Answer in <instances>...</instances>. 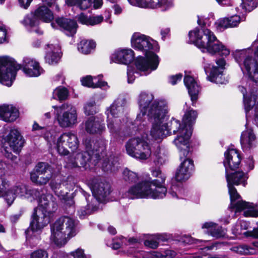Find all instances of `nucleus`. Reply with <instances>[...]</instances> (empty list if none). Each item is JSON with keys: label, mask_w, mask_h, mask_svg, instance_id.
<instances>
[{"label": "nucleus", "mask_w": 258, "mask_h": 258, "mask_svg": "<svg viewBox=\"0 0 258 258\" xmlns=\"http://www.w3.org/2000/svg\"><path fill=\"white\" fill-rule=\"evenodd\" d=\"M19 111L11 105H0V119L5 122H13L18 117Z\"/></svg>", "instance_id": "obj_32"}, {"label": "nucleus", "mask_w": 258, "mask_h": 258, "mask_svg": "<svg viewBox=\"0 0 258 258\" xmlns=\"http://www.w3.org/2000/svg\"><path fill=\"white\" fill-rule=\"evenodd\" d=\"M96 103L93 100L87 102L84 106V113L87 115H93L96 111Z\"/></svg>", "instance_id": "obj_55"}, {"label": "nucleus", "mask_w": 258, "mask_h": 258, "mask_svg": "<svg viewBox=\"0 0 258 258\" xmlns=\"http://www.w3.org/2000/svg\"><path fill=\"white\" fill-rule=\"evenodd\" d=\"M198 24L202 27V31L196 28L189 31V41L195 44L203 52H208L212 55L218 54L225 56L228 55L230 50L217 39L213 32L210 29L204 28L206 23L204 21L202 22V19L199 16Z\"/></svg>", "instance_id": "obj_4"}, {"label": "nucleus", "mask_w": 258, "mask_h": 258, "mask_svg": "<svg viewBox=\"0 0 258 258\" xmlns=\"http://www.w3.org/2000/svg\"><path fill=\"white\" fill-rule=\"evenodd\" d=\"M198 116V113L196 111L191 109L186 111L183 117L182 121L188 129H191V125L195 122Z\"/></svg>", "instance_id": "obj_42"}, {"label": "nucleus", "mask_w": 258, "mask_h": 258, "mask_svg": "<svg viewBox=\"0 0 258 258\" xmlns=\"http://www.w3.org/2000/svg\"><path fill=\"white\" fill-rule=\"evenodd\" d=\"M125 147L128 155L140 160H146L151 155L150 145L143 138H132L126 143Z\"/></svg>", "instance_id": "obj_12"}, {"label": "nucleus", "mask_w": 258, "mask_h": 258, "mask_svg": "<svg viewBox=\"0 0 258 258\" xmlns=\"http://www.w3.org/2000/svg\"><path fill=\"white\" fill-rule=\"evenodd\" d=\"M138 104L140 113L137 116V121H141L146 115L152 123L157 117L163 116L167 111L168 103L163 99L154 100V96L151 93L146 91L141 92L138 97Z\"/></svg>", "instance_id": "obj_5"}, {"label": "nucleus", "mask_w": 258, "mask_h": 258, "mask_svg": "<svg viewBox=\"0 0 258 258\" xmlns=\"http://www.w3.org/2000/svg\"><path fill=\"white\" fill-rule=\"evenodd\" d=\"M60 47L58 44H48L46 48V61L50 64L58 62L60 58Z\"/></svg>", "instance_id": "obj_38"}, {"label": "nucleus", "mask_w": 258, "mask_h": 258, "mask_svg": "<svg viewBox=\"0 0 258 258\" xmlns=\"http://www.w3.org/2000/svg\"><path fill=\"white\" fill-rule=\"evenodd\" d=\"M179 167L177 168L175 179L177 181H184L187 180L191 176L194 170V165L192 160L182 156V160Z\"/></svg>", "instance_id": "obj_22"}, {"label": "nucleus", "mask_w": 258, "mask_h": 258, "mask_svg": "<svg viewBox=\"0 0 258 258\" xmlns=\"http://www.w3.org/2000/svg\"><path fill=\"white\" fill-rule=\"evenodd\" d=\"M117 158H113L112 159L111 157L110 159L108 160V162L104 161L103 163V169L104 171H114L115 166L117 165Z\"/></svg>", "instance_id": "obj_53"}, {"label": "nucleus", "mask_w": 258, "mask_h": 258, "mask_svg": "<svg viewBox=\"0 0 258 258\" xmlns=\"http://www.w3.org/2000/svg\"><path fill=\"white\" fill-rule=\"evenodd\" d=\"M243 235L247 238L251 237L253 239H258V227L253 229L252 231L244 232Z\"/></svg>", "instance_id": "obj_60"}, {"label": "nucleus", "mask_w": 258, "mask_h": 258, "mask_svg": "<svg viewBox=\"0 0 258 258\" xmlns=\"http://www.w3.org/2000/svg\"><path fill=\"white\" fill-rule=\"evenodd\" d=\"M107 127L111 135L115 139L121 137L120 131L122 122L120 118L111 117L108 115L107 117Z\"/></svg>", "instance_id": "obj_37"}, {"label": "nucleus", "mask_w": 258, "mask_h": 258, "mask_svg": "<svg viewBox=\"0 0 258 258\" xmlns=\"http://www.w3.org/2000/svg\"><path fill=\"white\" fill-rule=\"evenodd\" d=\"M241 7L246 12H250L258 6V0H241Z\"/></svg>", "instance_id": "obj_52"}, {"label": "nucleus", "mask_w": 258, "mask_h": 258, "mask_svg": "<svg viewBox=\"0 0 258 258\" xmlns=\"http://www.w3.org/2000/svg\"><path fill=\"white\" fill-rule=\"evenodd\" d=\"M230 198L231 208L235 209L236 212L243 211L245 217H256L258 211L252 203H247L242 200L236 189L232 185H227Z\"/></svg>", "instance_id": "obj_15"}, {"label": "nucleus", "mask_w": 258, "mask_h": 258, "mask_svg": "<svg viewBox=\"0 0 258 258\" xmlns=\"http://www.w3.org/2000/svg\"><path fill=\"white\" fill-rule=\"evenodd\" d=\"M68 6H76L81 10H85L93 4L95 9L100 8L103 4V0H66Z\"/></svg>", "instance_id": "obj_35"}, {"label": "nucleus", "mask_w": 258, "mask_h": 258, "mask_svg": "<svg viewBox=\"0 0 258 258\" xmlns=\"http://www.w3.org/2000/svg\"><path fill=\"white\" fill-rule=\"evenodd\" d=\"M239 90L243 94V103L245 112V116L246 123L245 124L246 130L241 133L240 143L243 150H248L252 148L255 145V140L256 139L253 130L251 128L247 127L248 118L251 117V115L250 113L253 107L256 104H258V94L257 93V89L253 87L252 88H248L249 96H247V89L243 86H239Z\"/></svg>", "instance_id": "obj_6"}, {"label": "nucleus", "mask_w": 258, "mask_h": 258, "mask_svg": "<svg viewBox=\"0 0 258 258\" xmlns=\"http://www.w3.org/2000/svg\"><path fill=\"white\" fill-rule=\"evenodd\" d=\"M10 186L9 182L8 186L0 192V197H3L7 202L9 206H11L17 196L25 197L29 199L33 196L37 197L40 195L38 189H28L25 185L21 184L16 185L8 189Z\"/></svg>", "instance_id": "obj_16"}, {"label": "nucleus", "mask_w": 258, "mask_h": 258, "mask_svg": "<svg viewBox=\"0 0 258 258\" xmlns=\"http://www.w3.org/2000/svg\"><path fill=\"white\" fill-rule=\"evenodd\" d=\"M154 161L157 165H161L166 161V156L164 153H161L160 148L158 147L156 151L154 153Z\"/></svg>", "instance_id": "obj_54"}, {"label": "nucleus", "mask_w": 258, "mask_h": 258, "mask_svg": "<svg viewBox=\"0 0 258 258\" xmlns=\"http://www.w3.org/2000/svg\"><path fill=\"white\" fill-rule=\"evenodd\" d=\"M242 228L239 226L238 223L237 222L232 228V234L234 235L232 237V238L237 237L238 235L242 234Z\"/></svg>", "instance_id": "obj_61"}, {"label": "nucleus", "mask_w": 258, "mask_h": 258, "mask_svg": "<svg viewBox=\"0 0 258 258\" xmlns=\"http://www.w3.org/2000/svg\"><path fill=\"white\" fill-rule=\"evenodd\" d=\"M230 250L240 254H253L256 253V250L253 247L245 244L233 246L230 248Z\"/></svg>", "instance_id": "obj_45"}, {"label": "nucleus", "mask_w": 258, "mask_h": 258, "mask_svg": "<svg viewBox=\"0 0 258 258\" xmlns=\"http://www.w3.org/2000/svg\"><path fill=\"white\" fill-rule=\"evenodd\" d=\"M240 21L239 16L235 15L230 17L220 19L216 22V24L218 29H225L237 26Z\"/></svg>", "instance_id": "obj_39"}, {"label": "nucleus", "mask_w": 258, "mask_h": 258, "mask_svg": "<svg viewBox=\"0 0 258 258\" xmlns=\"http://www.w3.org/2000/svg\"><path fill=\"white\" fill-rule=\"evenodd\" d=\"M3 154L8 159H10L13 164H17L19 160L18 157L13 155L11 152H9L8 150L7 147H5L4 149V151H2Z\"/></svg>", "instance_id": "obj_58"}, {"label": "nucleus", "mask_w": 258, "mask_h": 258, "mask_svg": "<svg viewBox=\"0 0 258 258\" xmlns=\"http://www.w3.org/2000/svg\"><path fill=\"white\" fill-rule=\"evenodd\" d=\"M31 173L48 174L52 175V170L50 165L45 162H39L35 166L33 171Z\"/></svg>", "instance_id": "obj_46"}, {"label": "nucleus", "mask_w": 258, "mask_h": 258, "mask_svg": "<svg viewBox=\"0 0 258 258\" xmlns=\"http://www.w3.org/2000/svg\"><path fill=\"white\" fill-rule=\"evenodd\" d=\"M79 166V165L78 164V161L76 159V155L74 157L70 156L68 158V160L66 161V167L68 168H73Z\"/></svg>", "instance_id": "obj_57"}, {"label": "nucleus", "mask_w": 258, "mask_h": 258, "mask_svg": "<svg viewBox=\"0 0 258 258\" xmlns=\"http://www.w3.org/2000/svg\"><path fill=\"white\" fill-rule=\"evenodd\" d=\"M132 46L135 49L143 51L145 56H139L135 60L137 70L146 72V75L157 69L159 59L152 50H156L157 42L150 37L139 32L134 33L131 38Z\"/></svg>", "instance_id": "obj_2"}, {"label": "nucleus", "mask_w": 258, "mask_h": 258, "mask_svg": "<svg viewBox=\"0 0 258 258\" xmlns=\"http://www.w3.org/2000/svg\"><path fill=\"white\" fill-rule=\"evenodd\" d=\"M77 18L80 23L87 26H94L100 24L104 20V17L101 15L91 16H88L83 13L78 15Z\"/></svg>", "instance_id": "obj_40"}, {"label": "nucleus", "mask_w": 258, "mask_h": 258, "mask_svg": "<svg viewBox=\"0 0 258 258\" xmlns=\"http://www.w3.org/2000/svg\"><path fill=\"white\" fill-rule=\"evenodd\" d=\"M4 140L5 144H7L14 152L18 154L22 149L25 140L17 129H11L9 134Z\"/></svg>", "instance_id": "obj_21"}, {"label": "nucleus", "mask_w": 258, "mask_h": 258, "mask_svg": "<svg viewBox=\"0 0 258 258\" xmlns=\"http://www.w3.org/2000/svg\"><path fill=\"white\" fill-rule=\"evenodd\" d=\"M52 12L46 7L41 6L35 10L34 14L31 13L26 15L21 22L26 29L30 32H35L41 35L43 31L39 27V21L38 19L46 23L53 20Z\"/></svg>", "instance_id": "obj_10"}, {"label": "nucleus", "mask_w": 258, "mask_h": 258, "mask_svg": "<svg viewBox=\"0 0 258 258\" xmlns=\"http://www.w3.org/2000/svg\"><path fill=\"white\" fill-rule=\"evenodd\" d=\"M79 221L68 216H63L50 225L51 242H67L78 232Z\"/></svg>", "instance_id": "obj_7"}, {"label": "nucleus", "mask_w": 258, "mask_h": 258, "mask_svg": "<svg viewBox=\"0 0 258 258\" xmlns=\"http://www.w3.org/2000/svg\"><path fill=\"white\" fill-rule=\"evenodd\" d=\"M250 48L237 50L234 54L236 62L239 64L243 73H246L250 81L256 86H258V64L252 56Z\"/></svg>", "instance_id": "obj_9"}, {"label": "nucleus", "mask_w": 258, "mask_h": 258, "mask_svg": "<svg viewBox=\"0 0 258 258\" xmlns=\"http://www.w3.org/2000/svg\"><path fill=\"white\" fill-rule=\"evenodd\" d=\"M94 198L98 202L103 203L111 192V186L109 182L100 180L95 183L92 189Z\"/></svg>", "instance_id": "obj_25"}, {"label": "nucleus", "mask_w": 258, "mask_h": 258, "mask_svg": "<svg viewBox=\"0 0 258 258\" xmlns=\"http://www.w3.org/2000/svg\"><path fill=\"white\" fill-rule=\"evenodd\" d=\"M84 196L85 197L86 200L87 202V207L88 208L84 207V208H82L78 211V215H79L80 218H81V219H83L85 218V217L86 216L90 214L91 212H90V210H89V208H90L91 207H92L93 210H94L96 209L93 205H91L89 203V197H91L90 195L89 194H87V192L84 191Z\"/></svg>", "instance_id": "obj_48"}, {"label": "nucleus", "mask_w": 258, "mask_h": 258, "mask_svg": "<svg viewBox=\"0 0 258 258\" xmlns=\"http://www.w3.org/2000/svg\"><path fill=\"white\" fill-rule=\"evenodd\" d=\"M226 179L227 185H238L242 184L245 186L247 184L246 180L248 178L247 174L241 171L230 172L228 169H226Z\"/></svg>", "instance_id": "obj_30"}, {"label": "nucleus", "mask_w": 258, "mask_h": 258, "mask_svg": "<svg viewBox=\"0 0 258 258\" xmlns=\"http://www.w3.org/2000/svg\"><path fill=\"white\" fill-rule=\"evenodd\" d=\"M96 46L95 42L93 40L83 39L78 45V49L82 53L87 54L91 52Z\"/></svg>", "instance_id": "obj_43"}, {"label": "nucleus", "mask_w": 258, "mask_h": 258, "mask_svg": "<svg viewBox=\"0 0 258 258\" xmlns=\"http://www.w3.org/2000/svg\"><path fill=\"white\" fill-rule=\"evenodd\" d=\"M79 144L77 135L72 132H68L63 133L58 138L56 147L59 154L67 155L69 153L67 147L74 152L78 149Z\"/></svg>", "instance_id": "obj_18"}, {"label": "nucleus", "mask_w": 258, "mask_h": 258, "mask_svg": "<svg viewBox=\"0 0 258 258\" xmlns=\"http://www.w3.org/2000/svg\"><path fill=\"white\" fill-rule=\"evenodd\" d=\"M182 77L181 74H176L175 75L171 76L169 78V82L173 85H175L178 81H181Z\"/></svg>", "instance_id": "obj_62"}, {"label": "nucleus", "mask_w": 258, "mask_h": 258, "mask_svg": "<svg viewBox=\"0 0 258 258\" xmlns=\"http://www.w3.org/2000/svg\"><path fill=\"white\" fill-rule=\"evenodd\" d=\"M85 129L90 134L101 135L106 130L104 119L98 116H91L85 122Z\"/></svg>", "instance_id": "obj_24"}, {"label": "nucleus", "mask_w": 258, "mask_h": 258, "mask_svg": "<svg viewBox=\"0 0 258 258\" xmlns=\"http://www.w3.org/2000/svg\"><path fill=\"white\" fill-rule=\"evenodd\" d=\"M218 67H213L210 74L207 76L208 79L213 83L224 84L228 82V80L223 77V71L225 69V60L223 58H220L216 60Z\"/></svg>", "instance_id": "obj_26"}, {"label": "nucleus", "mask_w": 258, "mask_h": 258, "mask_svg": "<svg viewBox=\"0 0 258 258\" xmlns=\"http://www.w3.org/2000/svg\"><path fill=\"white\" fill-rule=\"evenodd\" d=\"M54 119L62 128L72 127L78 123L76 108L71 104L64 103L60 106H53Z\"/></svg>", "instance_id": "obj_11"}, {"label": "nucleus", "mask_w": 258, "mask_h": 258, "mask_svg": "<svg viewBox=\"0 0 258 258\" xmlns=\"http://www.w3.org/2000/svg\"><path fill=\"white\" fill-rule=\"evenodd\" d=\"M134 57V51L131 49L118 50L111 55L110 63L128 64L133 61Z\"/></svg>", "instance_id": "obj_28"}, {"label": "nucleus", "mask_w": 258, "mask_h": 258, "mask_svg": "<svg viewBox=\"0 0 258 258\" xmlns=\"http://www.w3.org/2000/svg\"><path fill=\"white\" fill-rule=\"evenodd\" d=\"M169 111L168 106L167 111L164 113L163 116L157 117V119H155L152 122L150 134L151 136L155 140H161L167 135H170L172 132L173 134L176 133H183L188 128L183 123L181 124L180 121L172 118L168 123H164L165 117Z\"/></svg>", "instance_id": "obj_8"}, {"label": "nucleus", "mask_w": 258, "mask_h": 258, "mask_svg": "<svg viewBox=\"0 0 258 258\" xmlns=\"http://www.w3.org/2000/svg\"><path fill=\"white\" fill-rule=\"evenodd\" d=\"M51 213H48L40 208H34L31 217L29 228L25 231L27 240H33L35 232H41L50 222Z\"/></svg>", "instance_id": "obj_13"}, {"label": "nucleus", "mask_w": 258, "mask_h": 258, "mask_svg": "<svg viewBox=\"0 0 258 258\" xmlns=\"http://www.w3.org/2000/svg\"><path fill=\"white\" fill-rule=\"evenodd\" d=\"M202 228L206 229L205 232L207 234L216 239L223 238L226 235V230L221 226L213 222H205L203 224Z\"/></svg>", "instance_id": "obj_34"}, {"label": "nucleus", "mask_w": 258, "mask_h": 258, "mask_svg": "<svg viewBox=\"0 0 258 258\" xmlns=\"http://www.w3.org/2000/svg\"><path fill=\"white\" fill-rule=\"evenodd\" d=\"M103 76L98 75L93 78L91 76H87L81 80L82 85L88 87L96 88H100L103 89H107L109 88L107 82L102 80Z\"/></svg>", "instance_id": "obj_36"}, {"label": "nucleus", "mask_w": 258, "mask_h": 258, "mask_svg": "<svg viewBox=\"0 0 258 258\" xmlns=\"http://www.w3.org/2000/svg\"><path fill=\"white\" fill-rule=\"evenodd\" d=\"M99 143H94L90 140L86 141L85 149L84 152L77 153L76 159L78 160L79 166H82L86 169L90 166L89 163L93 161L92 164H95L100 158V151L104 149L103 146H98Z\"/></svg>", "instance_id": "obj_14"}, {"label": "nucleus", "mask_w": 258, "mask_h": 258, "mask_svg": "<svg viewBox=\"0 0 258 258\" xmlns=\"http://www.w3.org/2000/svg\"><path fill=\"white\" fill-rule=\"evenodd\" d=\"M68 95V91L66 88L57 87L53 92L52 98L60 101L64 100L67 98Z\"/></svg>", "instance_id": "obj_49"}, {"label": "nucleus", "mask_w": 258, "mask_h": 258, "mask_svg": "<svg viewBox=\"0 0 258 258\" xmlns=\"http://www.w3.org/2000/svg\"><path fill=\"white\" fill-rule=\"evenodd\" d=\"M48 257L47 252L43 249L35 250L30 255V258H48Z\"/></svg>", "instance_id": "obj_56"}, {"label": "nucleus", "mask_w": 258, "mask_h": 258, "mask_svg": "<svg viewBox=\"0 0 258 258\" xmlns=\"http://www.w3.org/2000/svg\"><path fill=\"white\" fill-rule=\"evenodd\" d=\"M126 104V99L123 96H119L106 109L107 117H108V115L111 117L121 118L124 115Z\"/></svg>", "instance_id": "obj_27"}, {"label": "nucleus", "mask_w": 258, "mask_h": 258, "mask_svg": "<svg viewBox=\"0 0 258 258\" xmlns=\"http://www.w3.org/2000/svg\"><path fill=\"white\" fill-rule=\"evenodd\" d=\"M192 134L190 128H186L183 133L178 134L174 140L173 143L180 152V158L182 161V156L187 157L189 153V141Z\"/></svg>", "instance_id": "obj_20"}, {"label": "nucleus", "mask_w": 258, "mask_h": 258, "mask_svg": "<svg viewBox=\"0 0 258 258\" xmlns=\"http://www.w3.org/2000/svg\"><path fill=\"white\" fill-rule=\"evenodd\" d=\"M178 241L181 242H196L197 240L195 239L189 235H183L179 236L178 235L169 234L167 233H156L153 234H142L138 239L134 237L130 238L127 240V242H138V241H142L143 242H157V241Z\"/></svg>", "instance_id": "obj_17"}, {"label": "nucleus", "mask_w": 258, "mask_h": 258, "mask_svg": "<svg viewBox=\"0 0 258 258\" xmlns=\"http://www.w3.org/2000/svg\"><path fill=\"white\" fill-rule=\"evenodd\" d=\"M5 165L2 160H0V192H2L3 189L9 184V181L4 178L6 173Z\"/></svg>", "instance_id": "obj_51"}, {"label": "nucleus", "mask_w": 258, "mask_h": 258, "mask_svg": "<svg viewBox=\"0 0 258 258\" xmlns=\"http://www.w3.org/2000/svg\"><path fill=\"white\" fill-rule=\"evenodd\" d=\"M188 191L183 187L176 184H172L168 190V196L173 198L185 199L187 197Z\"/></svg>", "instance_id": "obj_41"}, {"label": "nucleus", "mask_w": 258, "mask_h": 258, "mask_svg": "<svg viewBox=\"0 0 258 258\" xmlns=\"http://www.w3.org/2000/svg\"><path fill=\"white\" fill-rule=\"evenodd\" d=\"M225 160L223 162L225 168V171L228 167L229 170L233 171L234 169L238 167L240 162V154L237 150L233 149L227 150L224 154Z\"/></svg>", "instance_id": "obj_29"}, {"label": "nucleus", "mask_w": 258, "mask_h": 258, "mask_svg": "<svg viewBox=\"0 0 258 258\" xmlns=\"http://www.w3.org/2000/svg\"><path fill=\"white\" fill-rule=\"evenodd\" d=\"M72 254L74 258H85L84 251L82 249H78L76 251L73 252Z\"/></svg>", "instance_id": "obj_64"}, {"label": "nucleus", "mask_w": 258, "mask_h": 258, "mask_svg": "<svg viewBox=\"0 0 258 258\" xmlns=\"http://www.w3.org/2000/svg\"><path fill=\"white\" fill-rule=\"evenodd\" d=\"M134 69L131 66L127 67V76L128 83H133L135 79Z\"/></svg>", "instance_id": "obj_59"}, {"label": "nucleus", "mask_w": 258, "mask_h": 258, "mask_svg": "<svg viewBox=\"0 0 258 258\" xmlns=\"http://www.w3.org/2000/svg\"><path fill=\"white\" fill-rule=\"evenodd\" d=\"M51 177L52 175L48 174L30 173L31 181L38 185L46 184Z\"/></svg>", "instance_id": "obj_44"}, {"label": "nucleus", "mask_w": 258, "mask_h": 258, "mask_svg": "<svg viewBox=\"0 0 258 258\" xmlns=\"http://www.w3.org/2000/svg\"><path fill=\"white\" fill-rule=\"evenodd\" d=\"M55 22L67 35L73 36L76 34L78 25L75 20L62 17L56 19Z\"/></svg>", "instance_id": "obj_31"}, {"label": "nucleus", "mask_w": 258, "mask_h": 258, "mask_svg": "<svg viewBox=\"0 0 258 258\" xmlns=\"http://www.w3.org/2000/svg\"><path fill=\"white\" fill-rule=\"evenodd\" d=\"M123 179L128 183L137 182L139 179L138 175L128 168H125L122 172Z\"/></svg>", "instance_id": "obj_47"}, {"label": "nucleus", "mask_w": 258, "mask_h": 258, "mask_svg": "<svg viewBox=\"0 0 258 258\" xmlns=\"http://www.w3.org/2000/svg\"><path fill=\"white\" fill-rule=\"evenodd\" d=\"M7 30L4 26L0 25V44L6 40Z\"/></svg>", "instance_id": "obj_63"}, {"label": "nucleus", "mask_w": 258, "mask_h": 258, "mask_svg": "<svg viewBox=\"0 0 258 258\" xmlns=\"http://www.w3.org/2000/svg\"><path fill=\"white\" fill-rule=\"evenodd\" d=\"M151 253L154 257L158 258H172L176 255L175 251L170 249H166L160 252L152 251Z\"/></svg>", "instance_id": "obj_50"}, {"label": "nucleus", "mask_w": 258, "mask_h": 258, "mask_svg": "<svg viewBox=\"0 0 258 258\" xmlns=\"http://www.w3.org/2000/svg\"><path fill=\"white\" fill-rule=\"evenodd\" d=\"M21 68L25 74L30 77H36L43 73V69L38 62L30 57H24L22 66L9 56L0 57V83L11 86L15 80L17 72Z\"/></svg>", "instance_id": "obj_1"}, {"label": "nucleus", "mask_w": 258, "mask_h": 258, "mask_svg": "<svg viewBox=\"0 0 258 258\" xmlns=\"http://www.w3.org/2000/svg\"><path fill=\"white\" fill-rule=\"evenodd\" d=\"M184 83L188 90L192 105H194L198 99V96L200 92L199 85L192 77L187 75H185Z\"/></svg>", "instance_id": "obj_33"}, {"label": "nucleus", "mask_w": 258, "mask_h": 258, "mask_svg": "<svg viewBox=\"0 0 258 258\" xmlns=\"http://www.w3.org/2000/svg\"><path fill=\"white\" fill-rule=\"evenodd\" d=\"M40 195L37 197H32L33 200H37L38 206L35 208H40L48 213L52 214L57 207L56 199L52 195L47 193L45 188L38 189Z\"/></svg>", "instance_id": "obj_19"}, {"label": "nucleus", "mask_w": 258, "mask_h": 258, "mask_svg": "<svg viewBox=\"0 0 258 258\" xmlns=\"http://www.w3.org/2000/svg\"><path fill=\"white\" fill-rule=\"evenodd\" d=\"M133 6L144 8L156 9L160 8L162 11H166L170 8L172 4L168 0H128Z\"/></svg>", "instance_id": "obj_23"}, {"label": "nucleus", "mask_w": 258, "mask_h": 258, "mask_svg": "<svg viewBox=\"0 0 258 258\" xmlns=\"http://www.w3.org/2000/svg\"><path fill=\"white\" fill-rule=\"evenodd\" d=\"M153 176L158 179L152 180L148 177L138 183L132 186L127 192V197L135 199H162L167 194L165 186V176L159 169L152 170Z\"/></svg>", "instance_id": "obj_3"}]
</instances>
